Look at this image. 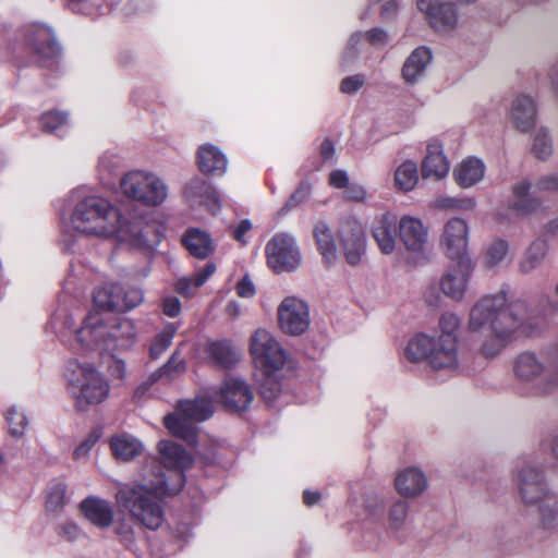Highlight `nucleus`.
<instances>
[{"label":"nucleus","mask_w":558,"mask_h":558,"mask_svg":"<svg viewBox=\"0 0 558 558\" xmlns=\"http://www.w3.org/2000/svg\"><path fill=\"white\" fill-rule=\"evenodd\" d=\"M117 534L119 536L120 542L128 548H132L136 541V532L133 525L126 521L121 520L117 525Z\"/></svg>","instance_id":"51"},{"label":"nucleus","mask_w":558,"mask_h":558,"mask_svg":"<svg viewBox=\"0 0 558 558\" xmlns=\"http://www.w3.org/2000/svg\"><path fill=\"white\" fill-rule=\"evenodd\" d=\"M410 520V505L402 499H396L387 509V532L396 538H402Z\"/></svg>","instance_id":"33"},{"label":"nucleus","mask_w":558,"mask_h":558,"mask_svg":"<svg viewBox=\"0 0 558 558\" xmlns=\"http://www.w3.org/2000/svg\"><path fill=\"white\" fill-rule=\"evenodd\" d=\"M329 184L336 189H345L349 185L348 173L343 170H333L329 174Z\"/></svg>","instance_id":"61"},{"label":"nucleus","mask_w":558,"mask_h":558,"mask_svg":"<svg viewBox=\"0 0 558 558\" xmlns=\"http://www.w3.org/2000/svg\"><path fill=\"white\" fill-rule=\"evenodd\" d=\"M459 326L460 319L456 314L445 313L439 318L441 335L437 339L425 332H417L409 339L405 349H456Z\"/></svg>","instance_id":"15"},{"label":"nucleus","mask_w":558,"mask_h":558,"mask_svg":"<svg viewBox=\"0 0 558 558\" xmlns=\"http://www.w3.org/2000/svg\"><path fill=\"white\" fill-rule=\"evenodd\" d=\"M60 46L52 31L43 24H28L17 32L12 53L19 65L36 63L45 65L47 61L60 54Z\"/></svg>","instance_id":"6"},{"label":"nucleus","mask_w":558,"mask_h":558,"mask_svg":"<svg viewBox=\"0 0 558 558\" xmlns=\"http://www.w3.org/2000/svg\"><path fill=\"white\" fill-rule=\"evenodd\" d=\"M541 203L531 194V183L521 181L512 186V199L509 202V209L517 215L524 216L538 209Z\"/></svg>","instance_id":"32"},{"label":"nucleus","mask_w":558,"mask_h":558,"mask_svg":"<svg viewBox=\"0 0 558 558\" xmlns=\"http://www.w3.org/2000/svg\"><path fill=\"white\" fill-rule=\"evenodd\" d=\"M252 229V222L248 219H243L238 226L232 228V236L242 244H245L244 234Z\"/></svg>","instance_id":"63"},{"label":"nucleus","mask_w":558,"mask_h":558,"mask_svg":"<svg viewBox=\"0 0 558 558\" xmlns=\"http://www.w3.org/2000/svg\"><path fill=\"white\" fill-rule=\"evenodd\" d=\"M80 508L85 518L99 527H108L113 521L111 505L101 498L87 497L81 502Z\"/></svg>","instance_id":"29"},{"label":"nucleus","mask_w":558,"mask_h":558,"mask_svg":"<svg viewBox=\"0 0 558 558\" xmlns=\"http://www.w3.org/2000/svg\"><path fill=\"white\" fill-rule=\"evenodd\" d=\"M216 397L227 410L242 412L251 405L254 400V392L246 381L228 378L216 392Z\"/></svg>","instance_id":"20"},{"label":"nucleus","mask_w":558,"mask_h":558,"mask_svg":"<svg viewBox=\"0 0 558 558\" xmlns=\"http://www.w3.org/2000/svg\"><path fill=\"white\" fill-rule=\"evenodd\" d=\"M4 416L9 434L14 438L23 437L28 426L26 414L16 405H12L5 411Z\"/></svg>","instance_id":"41"},{"label":"nucleus","mask_w":558,"mask_h":558,"mask_svg":"<svg viewBox=\"0 0 558 558\" xmlns=\"http://www.w3.org/2000/svg\"><path fill=\"white\" fill-rule=\"evenodd\" d=\"M122 193L147 206L161 205L168 195L167 185L156 175L144 171H131L120 182Z\"/></svg>","instance_id":"11"},{"label":"nucleus","mask_w":558,"mask_h":558,"mask_svg":"<svg viewBox=\"0 0 558 558\" xmlns=\"http://www.w3.org/2000/svg\"><path fill=\"white\" fill-rule=\"evenodd\" d=\"M511 119L518 130L530 131L536 122V106L533 98L526 95L517 97L512 104Z\"/></svg>","instance_id":"31"},{"label":"nucleus","mask_w":558,"mask_h":558,"mask_svg":"<svg viewBox=\"0 0 558 558\" xmlns=\"http://www.w3.org/2000/svg\"><path fill=\"white\" fill-rule=\"evenodd\" d=\"M547 254V244L544 240H535L520 262V271L530 274L536 269L544 260Z\"/></svg>","instance_id":"38"},{"label":"nucleus","mask_w":558,"mask_h":558,"mask_svg":"<svg viewBox=\"0 0 558 558\" xmlns=\"http://www.w3.org/2000/svg\"><path fill=\"white\" fill-rule=\"evenodd\" d=\"M177 332V327L173 324H168L155 337L154 347L151 349H167L172 344V339Z\"/></svg>","instance_id":"54"},{"label":"nucleus","mask_w":558,"mask_h":558,"mask_svg":"<svg viewBox=\"0 0 558 558\" xmlns=\"http://www.w3.org/2000/svg\"><path fill=\"white\" fill-rule=\"evenodd\" d=\"M108 357L109 361L107 362V371L109 374L118 379H124L126 373L124 361L112 354H108Z\"/></svg>","instance_id":"56"},{"label":"nucleus","mask_w":558,"mask_h":558,"mask_svg":"<svg viewBox=\"0 0 558 558\" xmlns=\"http://www.w3.org/2000/svg\"><path fill=\"white\" fill-rule=\"evenodd\" d=\"M216 271V264L215 263H208L205 265V267L194 275V287L199 288L202 287L208 278Z\"/></svg>","instance_id":"62"},{"label":"nucleus","mask_w":558,"mask_h":558,"mask_svg":"<svg viewBox=\"0 0 558 558\" xmlns=\"http://www.w3.org/2000/svg\"><path fill=\"white\" fill-rule=\"evenodd\" d=\"M399 239L410 253L421 254L428 243V229L421 219L403 216L398 223Z\"/></svg>","instance_id":"24"},{"label":"nucleus","mask_w":558,"mask_h":558,"mask_svg":"<svg viewBox=\"0 0 558 558\" xmlns=\"http://www.w3.org/2000/svg\"><path fill=\"white\" fill-rule=\"evenodd\" d=\"M312 193V185L307 181H302L296 190L287 199L283 207L280 209V214L284 215L290 210L296 208L301 204L305 203Z\"/></svg>","instance_id":"43"},{"label":"nucleus","mask_w":558,"mask_h":558,"mask_svg":"<svg viewBox=\"0 0 558 558\" xmlns=\"http://www.w3.org/2000/svg\"><path fill=\"white\" fill-rule=\"evenodd\" d=\"M365 83V76L363 74H355L344 77L340 83V90L347 95L356 94Z\"/></svg>","instance_id":"53"},{"label":"nucleus","mask_w":558,"mask_h":558,"mask_svg":"<svg viewBox=\"0 0 558 558\" xmlns=\"http://www.w3.org/2000/svg\"><path fill=\"white\" fill-rule=\"evenodd\" d=\"M509 244L506 240H494L484 253L483 264L487 269L499 267L507 257Z\"/></svg>","instance_id":"40"},{"label":"nucleus","mask_w":558,"mask_h":558,"mask_svg":"<svg viewBox=\"0 0 558 558\" xmlns=\"http://www.w3.org/2000/svg\"><path fill=\"white\" fill-rule=\"evenodd\" d=\"M251 354L259 393L268 405H274L283 395V379L293 374L294 362L287 351H251Z\"/></svg>","instance_id":"5"},{"label":"nucleus","mask_w":558,"mask_h":558,"mask_svg":"<svg viewBox=\"0 0 558 558\" xmlns=\"http://www.w3.org/2000/svg\"><path fill=\"white\" fill-rule=\"evenodd\" d=\"M158 451L162 464L169 470L170 474L161 473L157 482L153 483L154 487L161 494L175 495L185 482L183 471L192 465L193 459L181 445L171 440L159 441Z\"/></svg>","instance_id":"10"},{"label":"nucleus","mask_w":558,"mask_h":558,"mask_svg":"<svg viewBox=\"0 0 558 558\" xmlns=\"http://www.w3.org/2000/svg\"><path fill=\"white\" fill-rule=\"evenodd\" d=\"M265 253L268 266L276 274L294 271L302 260L295 239L284 232L275 234L267 242Z\"/></svg>","instance_id":"13"},{"label":"nucleus","mask_w":558,"mask_h":558,"mask_svg":"<svg viewBox=\"0 0 558 558\" xmlns=\"http://www.w3.org/2000/svg\"><path fill=\"white\" fill-rule=\"evenodd\" d=\"M363 39L364 35L362 32H355L350 36L342 53V66H348L357 59L361 51L360 45L362 44Z\"/></svg>","instance_id":"46"},{"label":"nucleus","mask_w":558,"mask_h":558,"mask_svg":"<svg viewBox=\"0 0 558 558\" xmlns=\"http://www.w3.org/2000/svg\"><path fill=\"white\" fill-rule=\"evenodd\" d=\"M384 505V498L379 495H369L364 500V509L373 520L381 517Z\"/></svg>","instance_id":"52"},{"label":"nucleus","mask_w":558,"mask_h":558,"mask_svg":"<svg viewBox=\"0 0 558 558\" xmlns=\"http://www.w3.org/2000/svg\"><path fill=\"white\" fill-rule=\"evenodd\" d=\"M364 39H366L372 46L381 47L388 43V34L385 29L374 27L366 33H363Z\"/></svg>","instance_id":"55"},{"label":"nucleus","mask_w":558,"mask_h":558,"mask_svg":"<svg viewBox=\"0 0 558 558\" xmlns=\"http://www.w3.org/2000/svg\"><path fill=\"white\" fill-rule=\"evenodd\" d=\"M133 326L128 319H107L100 312H89L82 326L75 330L77 342L85 349L110 347L114 342L131 337Z\"/></svg>","instance_id":"7"},{"label":"nucleus","mask_w":558,"mask_h":558,"mask_svg":"<svg viewBox=\"0 0 558 558\" xmlns=\"http://www.w3.org/2000/svg\"><path fill=\"white\" fill-rule=\"evenodd\" d=\"M418 181L417 165L412 160H405L396 170L395 183L396 186L404 192L414 189Z\"/></svg>","instance_id":"39"},{"label":"nucleus","mask_w":558,"mask_h":558,"mask_svg":"<svg viewBox=\"0 0 558 558\" xmlns=\"http://www.w3.org/2000/svg\"><path fill=\"white\" fill-rule=\"evenodd\" d=\"M280 329L290 336H301L310 327V308L307 304L294 296L283 299L277 310Z\"/></svg>","instance_id":"16"},{"label":"nucleus","mask_w":558,"mask_h":558,"mask_svg":"<svg viewBox=\"0 0 558 558\" xmlns=\"http://www.w3.org/2000/svg\"><path fill=\"white\" fill-rule=\"evenodd\" d=\"M110 448L117 459L129 461L143 451V444L134 436L119 434L111 438Z\"/></svg>","instance_id":"36"},{"label":"nucleus","mask_w":558,"mask_h":558,"mask_svg":"<svg viewBox=\"0 0 558 558\" xmlns=\"http://www.w3.org/2000/svg\"><path fill=\"white\" fill-rule=\"evenodd\" d=\"M117 501L145 529L158 530L165 522L160 500L145 486H123L117 493Z\"/></svg>","instance_id":"8"},{"label":"nucleus","mask_w":558,"mask_h":558,"mask_svg":"<svg viewBox=\"0 0 558 558\" xmlns=\"http://www.w3.org/2000/svg\"><path fill=\"white\" fill-rule=\"evenodd\" d=\"M417 9L436 31H450L457 26L458 14L452 3L442 0H417Z\"/></svg>","instance_id":"21"},{"label":"nucleus","mask_w":558,"mask_h":558,"mask_svg":"<svg viewBox=\"0 0 558 558\" xmlns=\"http://www.w3.org/2000/svg\"><path fill=\"white\" fill-rule=\"evenodd\" d=\"M65 388L78 412H87L92 407L104 403L110 396L108 378L90 362L84 359H70L64 364Z\"/></svg>","instance_id":"3"},{"label":"nucleus","mask_w":558,"mask_h":558,"mask_svg":"<svg viewBox=\"0 0 558 558\" xmlns=\"http://www.w3.org/2000/svg\"><path fill=\"white\" fill-rule=\"evenodd\" d=\"M93 300L101 310L126 312L142 303L143 292L137 288L125 289L119 283L110 282L96 288Z\"/></svg>","instance_id":"14"},{"label":"nucleus","mask_w":558,"mask_h":558,"mask_svg":"<svg viewBox=\"0 0 558 558\" xmlns=\"http://www.w3.org/2000/svg\"><path fill=\"white\" fill-rule=\"evenodd\" d=\"M338 236L348 264H360L366 250L365 231L361 222L354 218H344L339 225Z\"/></svg>","instance_id":"18"},{"label":"nucleus","mask_w":558,"mask_h":558,"mask_svg":"<svg viewBox=\"0 0 558 558\" xmlns=\"http://www.w3.org/2000/svg\"><path fill=\"white\" fill-rule=\"evenodd\" d=\"M74 230L97 238L119 236L137 250H153L163 236V226L150 214L134 215L122 219L108 199L89 195L78 201L71 215Z\"/></svg>","instance_id":"1"},{"label":"nucleus","mask_w":558,"mask_h":558,"mask_svg":"<svg viewBox=\"0 0 558 558\" xmlns=\"http://www.w3.org/2000/svg\"><path fill=\"white\" fill-rule=\"evenodd\" d=\"M182 243L189 253L198 259H206L215 252L210 234L198 228L187 229L182 236Z\"/></svg>","instance_id":"30"},{"label":"nucleus","mask_w":558,"mask_h":558,"mask_svg":"<svg viewBox=\"0 0 558 558\" xmlns=\"http://www.w3.org/2000/svg\"><path fill=\"white\" fill-rule=\"evenodd\" d=\"M553 366L547 368L544 365L543 356L534 351H522L514 360V374L523 383L532 385L535 393L547 392L550 387L548 376L555 375V383L558 384V351H555Z\"/></svg>","instance_id":"12"},{"label":"nucleus","mask_w":558,"mask_h":558,"mask_svg":"<svg viewBox=\"0 0 558 558\" xmlns=\"http://www.w3.org/2000/svg\"><path fill=\"white\" fill-rule=\"evenodd\" d=\"M313 235L325 264H333L338 256V250L333 233L328 223L324 220L317 221L313 229Z\"/></svg>","instance_id":"35"},{"label":"nucleus","mask_w":558,"mask_h":558,"mask_svg":"<svg viewBox=\"0 0 558 558\" xmlns=\"http://www.w3.org/2000/svg\"><path fill=\"white\" fill-rule=\"evenodd\" d=\"M469 227L461 218L449 219L441 235L440 244L448 258L461 260L470 258L468 255Z\"/></svg>","instance_id":"19"},{"label":"nucleus","mask_w":558,"mask_h":558,"mask_svg":"<svg viewBox=\"0 0 558 558\" xmlns=\"http://www.w3.org/2000/svg\"><path fill=\"white\" fill-rule=\"evenodd\" d=\"M213 362L223 368V369H232L234 368L241 361V356L238 351H210Z\"/></svg>","instance_id":"49"},{"label":"nucleus","mask_w":558,"mask_h":558,"mask_svg":"<svg viewBox=\"0 0 558 558\" xmlns=\"http://www.w3.org/2000/svg\"><path fill=\"white\" fill-rule=\"evenodd\" d=\"M421 172L423 179L440 180L449 172V161L442 153V145L433 140L427 145V151L422 161Z\"/></svg>","instance_id":"26"},{"label":"nucleus","mask_w":558,"mask_h":558,"mask_svg":"<svg viewBox=\"0 0 558 558\" xmlns=\"http://www.w3.org/2000/svg\"><path fill=\"white\" fill-rule=\"evenodd\" d=\"M196 162L199 171L207 175H223L228 167L226 155L210 143L199 146Z\"/></svg>","instance_id":"27"},{"label":"nucleus","mask_w":558,"mask_h":558,"mask_svg":"<svg viewBox=\"0 0 558 558\" xmlns=\"http://www.w3.org/2000/svg\"><path fill=\"white\" fill-rule=\"evenodd\" d=\"M398 223L397 216L389 211L375 218L372 234L381 253L388 255L395 251Z\"/></svg>","instance_id":"25"},{"label":"nucleus","mask_w":558,"mask_h":558,"mask_svg":"<svg viewBox=\"0 0 558 558\" xmlns=\"http://www.w3.org/2000/svg\"><path fill=\"white\" fill-rule=\"evenodd\" d=\"M546 317L525 300L509 301L506 290L485 294L470 310L469 328L487 329L494 344L518 345L525 338L542 336L547 329Z\"/></svg>","instance_id":"2"},{"label":"nucleus","mask_w":558,"mask_h":558,"mask_svg":"<svg viewBox=\"0 0 558 558\" xmlns=\"http://www.w3.org/2000/svg\"><path fill=\"white\" fill-rule=\"evenodd\" d=\"M532 153L542 160L547 159L553 154L551 138L545 129H539L535 134L532 145Z\"/></svg>","instance_id":"44"},{"label":"nucleus","mask_w":558,"mask_h":558,"mask_svg":"<svg viewBox=\"0 0 558 558\" xmlns=\"http://www.w3.org/2000/svg\"><path fill=\"white\" fill-rule=\"evenodd\" d=\"M194 287V277L193 278H181L175 283V290L178 293L190 296L193 293Z\"/></svg>","instance_id":"64"},{"label":"nucleus","mask_w":558,"mask_h":558,"mask_svg":"<svg viewBox=\"0 0 558 558\" xmlns=\"http://www.w3.org/2000/svg\"><path fill=\"white\" fill-rule=\"evenodd\" d=\"M177 413L165 417V426L175 437L182 438L189 445L196 444V422L208 420L214 414V405L207 398L181 400L177 405Z\"/></svg>","instance_id":"9"},{"label":"nucleus","mask_w":558,"mask_h":558,"mask_svg":"<svg viewBox=\"0 0 558 558\" xmlns=\"http://www.w3.org/2000/svg\"><path fill=\"white\" fill-rule=\"evenodd\" d=\"M428 486L426 475L422 470L411 466L400 471L395 478L397 492L407 498L422 495Z\"/></svg>","instance_id":"28"},{"label":"nucleus","mask_w":558,"mask_h":558,"mask_svg":"<svg viewBox=\"0 0 558 558\" xmlns=\"http://www.w3.org/2000/svg\"><path fill=\"white\" fill-rule=\"evenodd\" d=\"M535 187L538 191L558 192V173L541 177L537 180Z\"/></svg>","instance_id":"57"},{"label":"nucleus","mask_w":558,"mask_h":558,"mask_svg":"<svg viewBox=\"0 0 558 558\" xmlns=\"http://www.w3.org/2000/svg\"><path fill=\"white\" fill-rule=\"evenodd\" d=\"M248 349H282L270 331L257 329L251 337Z\"/></svg>","instance_id":"48"},{"label":"nucleus","mask_w":558,"mask_h":558,"mask_svg":"<svg viewBox=\"0 0 558 558\" xmlns=\"http://www.w3.org/2000/svg\"><path fill=\"white\" fill-rule=\"evenodd\" d=\"M456 262L457 265L441 277L440 289L450 299L460 301L466 291L469 279L474 271V263L471 258Z\"/></svg>","instance_id":"22"},{"label":"nucleus","mask_w":558,"mask_h":558,"mask_svg":"<svg viewBox=\"0 0 558 558\" xmlns=\"http://www.w3.org/2000/svg\"><path fill=\"white\" fill-rule=\"evenodd\" d=\"M185 369V363L181 359L179 351H174L168 363L162 367V369L151 374L150 380L156 381L163 374L169 376L173 374H179Z\"/></svg>","instance_id":"50"},{"label":"nucleus","mask_w":558,"mask_h":558,"mask_svg":"<svg viewBox=\"0 0 558 558\" xmlns=\"http://www.w3.org/2000/svg\"><path fill=\"white\" fill-rule=\"evenodd\" d=\"M66 485L64 483H56L51 486L47 499L46 509L49 512H57L65 505Z\"/></svg>","instance_id":"45"},{"label":"nucleus","mask_w":558,"mask_h":558,"mask_svg":"<svg viewBox=\"0 0 558 558\" xmlns=\"http://www.w3.org/2000/svg\"><path fill=\"white\" fill-rule=\"evenodd\" d=\"M40 126L45 132L54 133L68 123V113L58 110H50L41 114Z\"/></svg>","instance_id":"42"},{"label":"nucleus","mask_w":558,"mask_h":558,"mask_svg":"<svg viewBox=\"0 0 558 558\" xmlns=\"http://www.w3.org/2000/svg\"><path fill=\"white\" fill-rule=\"evenodd\" d=\"M432 61V51L425 46L417 47L407 58L403 68L402 76L407 83L414 84L423 75L427 65Z\"/></svg>","instance_id":"34"},{"label":"nucleus","mask_w":558,"mask_h":558,"mask_svg":"<svg viewBox=\"0 0 558 558\" xmlns=\"http://www.w3.org/2000/svg\"><path fill=\"white\" fill-rule=\"evenodd\" d=\"M344 197L353 202H363L366 198V191L362 185L349 183L344 191Z\"/></svg>","instance_id":"59"},{"label":"nucleus","mask_w":558,"mask_h":558,"mask_svg":"<svg viewBox=\"0 0 558 558\" xmlns=\"http://www.w3.org/2000/svg\"><path fill=\"white\" fill-rule=\"evenodd\" d=\"M163 313L169 317H177L181 312V302L175 296H168L163 300Z\"/></svg>","instance_id":"60"},{"label":"nucleus","mask_w":558,"mask_h":558,"mask_svg":"<svg viewBox=\"0 0 558 558\" xmlns=\"http://www.w3.org/2000/svg\"><path fill=\"white\" fill-rule=\"evenodd\" d=\"M497 351H428L426 364L435 371H453L461 361L472 359L475 366H465V369L483 368L486 361L496 356Z\"/></svg>","instance_id":"17"},{"label":"nucleus","mask_w":558,"mask_h":558,"mask_svg":"<svg viewBox=\"0 0 558 558\" xmlns=\"http://www.w3.org/2000/svg\"><path fill=\"white\" fill-rule=\"evenodd\" d=\"M484 171V163L480 159L469 158L454 169L453 175L460 186L470 187L483 179Z\"/></svg>","instance_id":"37"},{"label":"nucleus","mask_w":558,"mask_h":558,"mask_svg":"<svg viewBox=\"0 0 558 558\" xmlns=\"http://www.w3.org/2000/svg\"><path fill=\"white\" fill-rule=\"evenodd\" d=\"M184 197L192 207H205L211 213L221 208V201L218 192L206 180L195 177L184 186Z\"/></svg>","instance_id":"23"},{"label":"nucleus","mask_w":558,"mask_h":558,"mask_svg":"<svg viewBox=\"0 0 558 558\" xmlns=\"http://www.w3.org/2000/svg\"><path fill=\"white\" fill-rule=\"evenodd\" d=\"M49 324L51 328L60 330L62 332V337H65L68 333L72 336V329L75 326L74 318L65 308H59L51 316Z\"/></svg>","instance_id":"47"},{"label":"nucleus","mask_w":558,"mask_h":558,"mask_svg":"<svg viewBox=\"0 0 558 558\" xmlns=\"http://www.w3.org/2000/svg\"><path fill=\"white\" fill-rule=\"evenodd\" d=\"M235 290L241 298H252L256 293L255 286L247 276L238 282Z\"/></svg>","instance_id":"58"},{"label":"nucleus","mask_w":558,"mask_h":558,"mask_svg":"<svg viewBox=\"0 0 558 558\" xmlns=\"http://www.w3.org/2000/svg\"><path fill=\"white\" fill-rule=\"evenodd\" d=\"M514 484L524 505H538L539 526L558 532V494L549 489L543 469L523 461L514 472Z\"/></svg>","instance_id":"4"}]
</instances>
